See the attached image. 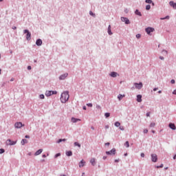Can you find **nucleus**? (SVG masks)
<instances>
[{"mask_svg": "<svg viewBox=\"0 0 176 176\" xmlns=\"http://www.w3.org/2000/svg\"><path fill=\"white\" fill-rule=\"evenodd\" d=\"M175 159H176V155H175L173 157V160H175Z\"/></svg>", "mask_w": 176, "mask_h": 176, "instance_id": "63", "label": "nucleus"}, {"mask_svg": "<svg viewBox=\"0 0 176 176\" xmlns=\"http://www.w3.org/2000/svg\"><path fill=\"white\" fill-rule=\"evenodd\" d=\"M173 94H174L175 96H176V89L173 91Z\"/></svg>", "mask_w": 176, "mask_h": 176, "instance_id": "51", "label": "nucleus"}, {"mask_svg": "<svg viewBox=\"0 0 176 176\" xmlns=\"http://www.w3.org/2000/svg\"><path fill=\"white\" fill-rule=\"evenodd\" d=\"M107 32H108L109 35H112L113 34L112 32V31L111 30V25H109V26H108Z\"/></svg>", "mask_w": 176, "mask_h": 176, "instance_id": "20", "label": "nucleus"}, {"mask_svg": "<svg viewBox=\"0 0 176 176\" xmlns=\"http://www.w3.org/2000/svg\"><path fill=\"white\" fill-rule=\"evenodd\" d=\"M74 146H78V148H80V144H79L78 142H75Z\"/></svg>", "mask_w": 176, "mask_h": 176, "instance_id": "29", "label": "nucleus"}, {"mask_svg": "<svg viewBox=\"0 0 176 176\" xmlns=\"http://www.w3.org/2000/svg\"><path fill=\"white\" fill-rule=\"evenodd\" d=\"M114 126H116V127H120V122H116L115 123H114Z\"/></svg>", "mask_w": 176, "mask_h": 176, "instance_id": "27", "label": "nucleus"}, {"mask_svg": "<svg viewBox=\"0 0 176 176\" xmlns=\"http://www.w3.org/2000/svg\"><path fill=\"white\" fill-rule=\"evenodd\" d=\"M42 43H43V42L42 41V39H41V38H38V39L36 41V46H42Z\"/></svg>", "mask_w": 176, "mask_h": 176, "instance_id": "12", "label": "nucleus"}, {"mask_svg": "<svg viewBox=\"0 0 176 176\" xmlns=\"http://www.w3.org/2000/svg\"><path fill=\"white\" fill-rule=\"evenodd\" d=\"M137 101H138V102H142V95H137Z\"/></svg>", "mask_w": 176, "mask_h": 176, "instance_id": "18", "label": "nucleus"}, {"mask_svg": "<svg viewBox=\"0 0 176 176\" xmlns=\"http://www.w3.org/2000/svg\"><path fill=\"white\" fill-rule=\"evenodd\" d=\"M23 33L26 34V36H25L26 40L27 41H31V32H30V30H28L27 29L24 30Z\"/></svg>", "mask_w": 176, "mask_h": 176, "instance_id": "2", "label": "nucleus"}, {"mask_svg": "<svg viewBox=\"0 0 176 176\" xmlns=\"http://www.w3.org/2000/svg\"><path fill=\"white\" fill-rule=\"evenodd\" d=\"M157 90H159V88L157 87H155L153 89V91H157Z\"/></svg>", "mask_w": 176, "mask_h": 176, "instance_id": "50", "label": "nucleus"}, {"mask_svg": "<svg viewBox=\"0 0 176 176\" xmlns=\"http://www.w3.org/2000/svg\"><path fill=\"white\" fill-rule=\"evenodd\" d=\"M155 167H156V168H163L164 165H163V164H162L160 166H157Z\"/></svg>", "mask_w": 176, "mask_h": 176, "instance_id": "37", "label": "nucleus"}, {"mask_svg": "<svg viewBox=\"0 0 176 176\" xmlns=\"http://www.w3.org/2000/svg\"><path fill=\"white\" fill-rule=\"evenodd\" d=\"M54 94H57L56 91H46L45 96L46 97H50V96H53Z\"/></svg>", "mask_w": 176, "mask_h": 176, "instance_id": "3", "label": "nucleus"}, {"mask_svg": "<svg viewBox=\"0 0 176 176\" xmlns=\"http://www.w3.org/2000/svg\"><path fill=\"white\" fill-rule=\"evenodd\" d=\"M146 3H152V0H145Z\"/></svg>", "mask_w": 176, "mask_h": 176, "instance_id": "39", "label": "nucleus"}, {"mask_svg": "<svg viewBox=\"0 0 176 176\" xmlns=\"http://www.w3.org/2000/svg\"><path fill=\"white\" fill-rule=\"evenodd\" d=\"M104 145H105L106 146H109V145H111V143L107 142V143L104 144Z\"/></svg>", "mask_w": 176, "mask_h": 176, "instance_id": "47", "label": "nucleus"}, {"mask_svg": "<svg viewBox=\"0 0 176 176\" xmlns=\"http://www.w3.org/2000/svg\"><path fill=\"white\" fill-rule=\"evenodd\" d=\"M105 129H109V125H106V126H105Z\"/></svg>", "mask_w": 176, "mask_h": 176, "instance_id": "56", "label": "nucleus"}, {"mask_svg": "<svg viewBox=\"0 0 176 176\" xmlns=\"http://www.w3.org/2000/svg\"><path fill=\"white\" fill-rule=\"evenodd\" d=\"M68 100H69V91H66L62 93L60 95V102L63 104H65Z\"/></svg>", "mask_w": 176, "mask_h": 176, "instance_id": "1", "label": "nucleus"}, {"mask_svg": "<svg viewBox=\"0 0 176 176\" xmlns=\"http://www.w3.org/2000/svg\"><path fill=\"white\" fill-rule=\"evenodd\" d=\"M65 141H67V139H59L56 142L60 144V142H65Z\"/></svg>", "mask_w": 176, "mask_h": 176, "instance_id": "25", "label": "nucleus"}, {"mask_svg": "<svg viewBox=\"0 0 176 176\" xmlns=\"http://www.w3.org/2000/svg\"><path fill=\"white\" fill-rule=\"evenodd\" d=\"M68 77V73H65L63 74H61L58 79L59 80H65Z\"/></svg>", "mask_w": 176, "mask_h": 176, "instance_id": "6", "label": "nucleus"}, {"mask_svg": "<svg viewBox=\"0 0 176 176\" xmlns=\"http://www.w3.org/2000/svg\"><path fill=\"white\" fill-rule=\"evenodd\" d=\"M168 126L171 129V130H176L175 124L174 123H169Z\"/></svg>", "mask_w": 176, "mask_h": 176, "instance_id": "14", "label": "nucleus"}, {"mask_svg": "<svg viewBox=\"0 0 176 176\" xmlns=\"http://www.w3.org/2000/svg\"><path fill=\"white\" fill-rule=\"evenodd\" d=\"M104 116H105V118H109L111 116V113H105Z\"/></svg>", "mask_w": 176, "mask_h": 176, "instance_id": "31", "label": "nucleus"}, {"mask_svg": "<svg viewBox=\"0 0 176 176\" xmlns=\"http://www.w3.org/2000/svg\"><path fill=\"white\" fill-rule=\"evenodd\" d=\"M42 157H46V155L43 154V155H42Z\"/></svg>", "mask_w": 176, "mask_h": 176, "instance_id": "64", "label": "nucleus"}, {"mask_svg": "<svg viewBox=\"0 0 176 176\" xmlns=\"http://www.w3.org/2000/svg\"><path fill=\"white\" fill-rule=\"evenodd\" d=\"M121 21L125 23V24H130V20H129V18L127 17L122 16Z\"/></svg>", "mask_w": 176, "mask_h": 176, "instance_id": "8", "label": "nucleus"}, {"mask_svg": "<svg viewBox=\"0 0 176 176\" xmlns=\"http://www.w3.org/2000/svg\"><path fill=\"white\" fill-rule=\"evenodd\" d=\"M154 31H155V28H151V27L146 28L145 29V32L148 35H151V32H153Z\"/></svg>", "mask_w": 176, "mask_h": 176, "instance_id": "4", "label": "nucleus"}, {"mask_svg": "<svg viewBox=\"0 0 176 176\" xmlns=\"http://www.w3.org/2000/svg\"><path fill=\"white\" fill-rule=\"evenodd\" d=\"M12 30H17V28L16 26L12 27Z\"/></svg>", "mask_w": 176, "mask_h": 176, "instance_id": "59", "label": "nucleus"}, {"mask_svg": "<svg viewBox=\"0 0 176 176\" xmlns=\"http://www.w3.org/2000/svg\"><path fill=\"white\" fill-rule=\"evenodd\" d=\"M24 124H23L22 122H16L14 124V127L15 129H21V127H24Z\"/></svg>", "mask_w": 176, "mask_h": 176, "instance_id": "5", "label": "nucleus"}, {"mask_svg": "<svg viewBox=\"0 0 176 176\" xmlns=\"http://www.w3.org/2000/svg\"><path fill=\"white\" fill-rule=\"evenodd\" d=\"M42 152H43V149L42 148L38 149L37 151L35 152L34 156H38V155H41Z\"/></svg>", "mask_w": 176, "mask_h": 176, "instance_id": "15", "label": "nucleus"}, {"mask_svg": "<svg viewBox=\"0 0 176 176\" xmlns=\"http://www.w3.org/2000/svg\"><path fill=\"white\" fill-rule=\"evenodd\" d=\"M106 155H116V148H113L109 151H106Z\"/></svg>", "mask_w": 176, "mask_h": 176, "instance_id": "7", "label": "nucleus"}, {"mask_svg": "<svg viewBox=\"0 0 176 176\" xmlns=\"http://www.w3.org/2000/svg\"><path fill=\"white\" fill-rule=\"evenodd\" d=\"M124 97H125V95H124V94H123V95L119 94V95L118 96V98L119 101L122 100Z\"/></svg>", "mask_w": 176, "mask_h": 176, "instance_id": "24", "label": "nucleus"}, {"mask_svg": "<svg viewBox=\"0 0 176 176\" xmlns=\"http://www.w3.org/2000/svg\"><path fill=\"white\" fill-rule=\"evenodd\" d=\"M120 130H121L122 131H124V127L123 126H120L119 127Z\"/></svg>", "mask_w": 176, "mask_h": 176, "instance_id": "38", "label": "nucleus"}, {"mask_svg": "<svg viewBox=\"0 0 176 176\" xmlns=\"http://www.w3.org/2000/svg\"><path fill=\"white\" fill-rule=\"evenodd\" d=\"M150 115H151V113H149V112L146 113V116H150Z\"/></svg>", "mask_w": 176, "mask_h": 176, "instance_id": "55", "label": "nucleus"}, {"mask_svg": "<svg viewBox=\"0 0 176 176\" xmlns=\"http://www.w3.org/2000/svg\"><path fill=\"white\" fill-rule=\"evenodd\" d=\"M114 162L115 163H119V162H120V159L115 160Z\"/></svg>", "mask_w": 176, "mask_h": 176, "instance_id": "48", "label": "nucleus"}, {"mask_svg": "<svg viewBox=\"0 0 176 176\" xmlns=\"http://www.w3.org/2000/svg\"><path fill=\"white\" fill-rule=\"evenodd\" d=\"M90 16H93L94 17L96 16V14H94L91 11L89 12Z\"/></svg>", "mask_w": 176, "mask_h": 176, "instance_id": "41", "label": "nucleus"}, {"mask_svg": "<svg viewBox=\"0 0 176 176\" xmlns=\"http://www.w3.org/2000/svg\"><path fill=\"white\" fill-rule=\"evenodd\" d=\"M143 133H144V134H147V133H148V129H144V131H143Z\"/></svg>", "mask_w": 176, "mask_h": 176, "instance_id": "45", "label": "nucleus"}, {"mask_svg": "<svg viewBox=\"0 0 176 176\" xmlns=\"http://www.w3.org/2000/svg\"><path fill=\"white\" fill-rule=\"evenodd\" d=\"M162 53H165V54H168V52H167V50H162Z\"/></svg>", "mask_w": 176, "mask_h": 176, "instance_id": "42", "label": "nucleus"}, {"mask_svg": "<svg viewBox=\"0 0 176 176\" xmlns=\"http://www.w3.org/2000/svg\"><path fill=\"white\" fill-rule=\"evenodd\" d=\"M28 156H31L32 155V153L30 152V153H28Z\"/></svg>", "mask_w": 176, "mask_h": 176, "instance_id": "60", "label": "nucleus"}, {"mask_svg": "<svg viewBox=\"0 0 176 176\" xmlns=\"http://www.w3.org/2000/svg\"><path fill=\"white\" fill-rule=\"evenodd\" d=\"M10 80V82H13L14 80V78H12Z\"/></svg>", "mask_w": 176, "mask_h": 176, "instance_id": "57", "label": "nucleus"}, {"mask_svg": "<svg viewBox=\"0 0 176 176\" xmlns=\"http://www.w3.org/2000/svg\"><path fill=\"white\" fill-rule=\"evenodd\" d=\"M146 10H151V5L146 6Z\"/></svg>", "mask_w": 176, "mask_h": 176, "instance_id": "32", "label": "nucleus"}, {"mask_svg": "<svg viewBox=\"0 0 176 176\" xmlns=\"http://www.w3.org/2000/svg\"><path fill=\"white\" fill-rule=\"evenodd\" d=\"M151 162L153 163L157 162V155L156 154H151Z\"/></svg>", "mask_w": 176, "mask_h": 176, "instance_id": "9", "label": "nucleus"}, {"mask_svg": "<svg viewBox=\"0 0 176 176\" xmlns=\"http://www.w3.org/2000/svg\"><path fill=\"white\" fill-rule=\"evenodd\" d=\"M107 156H103V160H106Z\"/></svg>", "mask_w": 176, "mask_h": 176, "instance_id": "62", "label": "nucleus"}, {"mask_svg": "<svg viewBox=\"0 0 176 176\" xmlns=\"http://www.w3.org/2000/svg\"><path fill=\"white\" fill-rule=\"evenodd\" d=\"M25 138H30V135H26L25 136Z\"/></svg>", "mask_w": 176, "mask_h": 176, "instance_id": "58", "label": "nucleus"}, {"mask_svg": "<svg viewBox=\"0 0 176 176\" xmlns=\"http://www.w3.org/2000/svg\"><path fill=\"white\" fill-rule=\"evenodd\" d=\"M170 83H172V85H174V83H175V80L172 79V80H170Z\"/></svg>", "mask_w": 176, "mask_h": 176, "instance_id": "43", "label": "nucleus"}, {"mask_svg": "<svg viewBox=\"0 0 176 176\" xmlns=\"http://www.w3.org/2000/svg\"><path fill=\"white\" fill-rule=\"evenodd\" d=\"M96 108H97V109H101V106H100V105H96Z\"/></svg>", "mask_w": 176, "mask_h": 176, "instance_id": "49", "label": "nucleus"}, {"mask_svg": "<svg viewBox=\"0 0 176 176\" xmlns=\"http://www.w3.org/2000/svg\"><path fill=\"white\" fill-rule=\"evenodd\" d=\"M169 5L170 6H171V8H173V9L176 10V3H175L174 1H170L169 2Z\"/></svg>", "mask_w": 176, "mask_h": 176, "instance_id": "13", "label": "nucleus"}, {"mask_svg": "<svg viewBox=\"0 0 176 176\" xmlns=\"http://www.w3.org/2000/svg\"><path fill=\"white\" fill-rule=\"evenodd\" d=\"M58 176H67V175L64 174V173H61Z\"/></svg>", "mask_w": 176, "mask_h": 176, "instance_id": "52", "label": "nucleus"}, {"mask_svg": "<svg viewBox=\"0 0 176 176\" xmlns=\"http://www.w3.org/2000/svg\"><path fill=\"white\" fill-rule=\"evenodd\" d=\"M170 19V16H166L164 18H160V20H169Z\"/></svg>", "mask_w": 176, "mask_h": 176, "instance_id": "28", "label": "nucleus"}, {"mask_svg": "<svg viewBox=\"0 0 176 176\" xmlns=\"http://www.w3.org/2000/svg\"><path fill=\"white\" fill-rule=\"evenodd\" d=\"M125 146H126V148H129L130 146V144L129 143V141H126L125 142Z\"/></svg>", "mask_w": 176, "mask_h": 176, "instance_id": "36", "label": "nucleus"}, {"mask_svg": "<svg viewBox=\"0 0 176 176\" xmlns=\"http://www.w3.org/2000/svg\"><path fill=\"white\" fill-rule=\"evenodd\" d=\"M2 153H5V149L0 148V155H2Z\"/></svg>", "mask_w": 176, "mask_h": 176, "instance_id": "35", "label": "nucleus"}, {"mask_svg": "<svg viewBox=\"0 0 176 176\" xmlns=\"http://www.w3.org/2000/svg\"><path fill=\"white\" fill-rule=\"evenodd\" d=\"M109 75L111 76V78H116L118 74L116 72H112Z\"/></svg>", "mask_w": 176, "mask_h": 176, "instance_id": "17", "label": "nucleus"}, {"mask_svg": "<svg viewBox=\"0 0 176 176\" xmlns=\"http://www.w3.org/2000/svg\"><path fill=\"white\" fill-rule=\"evenodd\" d=\"M82 109H83L84 111H86V106H84V107H82Z\"/></svg>", "mask_w": 176, "mask_h": 176, "instance_id": "61", "label": "nucleus"}, {"mask_svg": "<svg viewBox=\"0 0 176 176\" xmlns=\"http://www.w3.org/2000/svg\"><path fill=\"white\" fill-rule=\"evenodd\" d=\"M142 82L135 83V87L136 89H138V90H140V89H142Z\"/></svg>", "mask_w": 176, "mask_h": 176, "instance_id": "11", "label": "nucleus"}, {"mask_svg": "<svg viewBox=\"0 0 176 176\" xmlns=\"http://www.w3.org/2000/svg\"><path fill=\"white\" fill-rule=\"evenodd\" d=\"M60 156H61V153H56V154L54 155V158H55V159H57V157H60Z\"/></svg>", "mask_w": 176, "mask_h": 176, "instance_id": "30", "label": "nucleus"}, {"mask_svg": "<svg viewBox=\"0 0 176 176\" xmlns=\"http://www.w3.org/2000/svg\"><path fill=\"white\" fill-rule=\"evenodd\" d=\"M16 141H12V140H7V145H16Z\"/></svg>", "mask_w": 176, "mask_h": 176, "instance_id": "10", "label": "nucleus"}, {"mask_svg": "<svg viewBox=\"0 0 176 176\" xmlns=\"http://www.w3.org/2000/svg\"><path fill=\"white\" fill-rule=\"evenodd\" d=\"M28 71H30V69H32L31 66H28Z\"/></svg>", "mask_w": 176, "mask_h": 176, "instance_id": "53", "label": "nucleus"}, {"mask_svg": "<svg viewBox=\"0 0 176 176\" xmlns=\"http://www.w3.org/2000/svg\"><path fill=\"white\" fill-rule=\"evenodd\" d=\"M87 107H90L91 108V107H93V104L91 103H88L87 104Z\"/></svg>", "mask_w": 176, "mask_h": 176, "instance_id": "44", "label": "nucleus"}, {"mask_svg": "<svg viewBox=\"0 0 176 176\" xmlns=\"http://www.w3.org/2000/svg\"><path fill=\"white\" fill-rule=\"evenodd\" d=\"M66 155L67 156H72V151H66Z\"/></svg>", "mask_w": 176, "mask_h": 176, "instance_id": "26", "label": "nucleus"}, {"mask_svg": "<svg viewBox=\"0 0 176 176\" xmlns=\"http://www.w3.org/2000/svg\"><path fill=\"white\" fill-rule=\"evenodd\" d=\"M21 145H25V144H28V140L27 139H23L21 142Z\"/></svg>", "mask_w": 176, "mask_h": 176, "instance_id": "21", "label": "nucleus"}, {"mask_svg": "<svg viewBox=\"0 0 176 176\" xmlns=\"http://www.w3.org/2000/svg\"><path fill=\"white\" fill-rule=\"evenodd\" d=\"M89 162L91 163V166H96V159L94 158L91 159Z\"/></svg>", "mask_w": 176, "mask_h": 176, "instance_id": "22", "label": "nucleus"}, {"mask_svg": "<svg viewBox=\"0 0 176 176\" xmlns=\"http://www.w3.org/2000/svg\"><path fill=\"white\" fill-rule=\"evenodd\" d=\"M72 123H77V122H80V119L79 118H72Z\"/></svg>", "mask_w": 176, "mask_h": 176, "instance_id": "19", "label": "nucleus"}, {"mask_svg": "<svg viewBox=\"0 0 176 176\" xmlns=\"http://www.w3.org/2000/svg\"><path fill=\"white\" fill-rule=\"evenodd\" d=\"M39 98H41V100H44V99H45V95L41 94V95L39 96Z\"/></svg>", "mask_w": 176, "mask_h": 176, "instance_id": "33", "label": "nucleus"}, {"mask_svg": "<svg viewBox=\"0 0 176 176\" xmlns=\"http://www.w3.org/2000/svg\"><path fill=\"white\" fill-rule=\"evenodd\" d=\"M141 157H145V154L144 153H142L140 154Z\"/></svg>", "mask_w": 176, "mask_h": 176, "instance_id": "46", "label": "nucleus"}, {"mask_svg": "<svg viewBox=\"0 0 176 176\" xmlns=\"http://www.w3.org/2000/svg\"><path fill=\"white\" fill-rule=\"evenodd\" d=\"M155 126H156V124L155 122H151L150 124V127H155Z\"/></svg>", "mask_w": 176, "mask_h": 176, "instance_id": "34", "label": "nucleus"}, {"mask_svg": "<svg viewBox=\"0 0 176 176\" xmlns=\"http://www.w3.org/2000/svg\"><path fill=\"white\" fill-rule=\"evenodd\" d=\"M86 162L82 160H81L80 162V163H79V167H83L84 166H85V164Z\"/></svg>", "mask_w": 176, "mask_h": 176, "instance_id": "23", "label": "nucleus"}, {"mask_svg": "<svg viewBox=\"0 0 176 176\" xmlns=\"http://www.w3.org/2000/svg\"><path fill=\"white\" fill-rule=\"evenodd\" d=\"M136 38H137L138 39H140V38H141V34H136Z\"/></svg>", "mask_w": 176, "mask_h": 176, "instance_id": "40", "label": "nucleus"}, {"mask_svg": "<svg viewBox=\"0 0 176 176\" xmlns=\"http://www.w3.org/2000/svg\"><path fill=\"white\" fill-rule=\"evenodd\" d=\"M135 14L136 16H139L140 17H141L142 16V14L141 13V12H140V10L138 9H136L135 10Z\"/></svg>", "mask_w": 176, "mask_h": 176, "instance_id": "16", "label": "nucleus"}, {"mask_svg": "<svg viewBox=\"0 0 176 176\" xmlns=\"http://www.w3.org/2000/svg\"><path fill=\"white\" fill-rule=\"evenodd\" d=\"M160 60H164V56H160Z\"/></svg>", "mask_w": 176, "mask_h": 176, "instance_id": "54", "label": "nucleus"}]
</instances>
